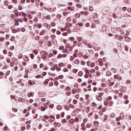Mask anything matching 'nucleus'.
I'll list each match as a JSON object with an SVG mask.
<instances>
[{"instance_id": "nucleus-1", "label": "nucleus", "mask_w": 131, "mask_h": 131, "mask_svg": "<svg viewBox=\"0 0 131 131\" xmlns=\"http://www.w3.org/2000/svg\"><path fill=\"white\" fill-rule=\"evenodd\" d=\"M114 78H115V79H117L118 81H120V80H122V77L117 74H116L114 76Z\"/></svg>"}, {"instance_id": "nucleus-2", "label": "nucleus", "mask_w": 131, "mask_h": 131, "mask_svg": "<svg viewBox=\"0 0 131 131\" xmlns=\"http://www.w3.org/2000/svg\"><path fill=\"white\" fill-rule=\"evenodd\" d=\"M43 105L44 106L41 105L40 107L41 111L42 112L46 111L48 109V105H46V103H44Z\"/></svg>"}, {"instance_id": "nucleus-3", "label": "nucleus", "mask_w": 131, "mask_h": 131, "mask_svg": "<svg viewBox=\"0 0 131 131\" xmlns=\"http://www.w3.org/2000/svg\"><path fill=\"white\" fill-rule=\"evenodd\" d=\"M40 54L42 56H45V57H46V56H48V53H47V52L45 51L44 50L41 51L40 52Z\"/></svg>"}, {"instance_id": "nucleus-4", "label": "nucleus", "mask_w": 131, "mask_h": 131, "mask_svg": "<svg viewBox=\"0 0 131 131\" xmlns=\"http://www.w3.org/2000/svg\"><path fill=\"white\" fill-rule=\"evenodd\" d=\"M78 90L76 89H73L72 90V93L73 95H75L77 93H78V91H77Z\"/></svg>"}, {"instance_id": "nucleus-5", "label": "nucleus", "mask_w": 131, "mask_h": 131, "mask_svg": "<svg viewBox=\"0 0 131 131\" xmlns=\"http://www.w3.org/2000/svg\"><path fill=\"white\" fill-rule=\"evenodd\" d=\"M108 84L110 86H112L114 85V82H112L110 79L108 80Z\"/></svg>"}, {"instance_id": "nucleus-6", "label": "nucleus", "mask_w": 131, "mask_h": 131, "mask_svg": "<svg viewBox=\"0 0 131 131\" xmlns=\"http://www.w3.org/2000/svg\"><path fill=\"white\" fill-rule=\"evenodd\" d=\"M59 67H65L66 66V64L62 63V62H59L58 63Z\"/></svg>"}, {"instance_id": "nucleus-7", "label": "nucleus", "mask_w": 131, "mask_h": 131, "mask_svg": "<svg viewBox=\"0 0 131 131\" xmlns=\"http://www.w3.org/2000/svg\"><path fill=\"white\" fill-rule=\"evenodd\" d=\"M49 118H51V119H53V120L49 119V121H50V122H51V121H54L55 120V119H56L55 118V116H54V115H50V116L49 117Z\"/></svg>"}, {"instance_id": "nucleus-8", "label": "nucleus", "mask_w": 131, "mask_h": 131, "mask_svg": "<svg viewBox=\"0 0 131 131\" xmlns=\"http://www.w3.org/2000/svg\"><path fill=\"white\" fill-rule=\"evenodd\" d=\"M24 60L26 62H28V61H29V57H28L27 55H24Z\"/></svg>"}, {"instance_id": "nucleus-9", "label": "nucleus", "mask_w": 131, "mask_h": 131, "mask_svg": "<svg viewBox=\"0 0 131 131\" xmlns=\"http://www.w3.org/2000/svg\"><path fill=\"white\" fill-rule=\"evenodd\" d=\"M74 64H76V65H78L79 63H80V61H79V59H76L74 61Z\"/></svg>"}, {"instance_id": "nucleus-10", "label": "nucleus", "mask_w": 131, "mask_h": 131, "mask_svg": "<svg viewBox=\"0 0 131 131\" xmlns=\"http://www.w3.org/2000/svg\"><path fill=\"white\" fill-rule=\"evenodd\" d=\"M105 75L106 76H111V75H112V73H111L110 71H108L107 72H106Z\"/></svg>"}, {"instance_id": "nucleus-11", "label": "nucleus", "mask_w": 131, "mask_h": 131, "mask_svg": "<svg viewBox=\"0 0 131 131\" xmlns=\"http://www.w3.org/2000/svg\"><path fill=\"white\" fill-rule=\"evenodd\" d=\"M119 117L120 118V119L123 120V118H124V114H123V113H121L120 115H119Z\"/></svg>"}, {"instance_id": "nucleus-12", "label": "nucleus", "mask_w": 131, "mask_h": 131, "mask_svg": "<svg viewBox=\"0 0 131 131\" xmlns=\"http://www.w3.org/2000/svg\"><path fill=\"white\" fill-rule=\"evenodd\" d=\"M83 70H84V71H85V74H90V71H89V70H88V68H83Z\"/></svg>"}, {"instance_id": "nucleus-13", "label": "nucleus", "mask_w": 131, "mask_h": 131, "mask_svg": "<svg viewBox=\"0 0 131 131\" xmlns=\"http://www.w3.org/2000/svg\"><path fill=\"white\" fill-rule=\"evenodd\" d=\"M27 96L29 98H30V97H33V96H34V93H28Z\"/></svg>"}, {"instance_id": "nucleus-14", "label": "nucleus", "mask_w": 131, "mask_h": 131, "mask_svg": "<svg viewBox=\"0 0 131 131\" xmlns=\"http://www.w3.org/2000/svg\"><path fill=\"white\" fill-rule=\"evenodd\" d=\"M82 75H83V72L82 71H80L78 73V76L81 77Z\"/></svg>"}, {"instance_id": "nucleus-15", "label": "nucleus", "mask_w": 131, "mask_h": 131, "mask_svg": "<svg viewBox=\"0 0 131 131\" xmlns=\"http://www.w3.org/2000/svg\"><path fill=\"white\" fill-rule=\"evenodd\" d=\"M54 67H55L57 71H61V68L58 67L57 64H55L54 66Z\"/></svg>"}, {"instance_id": "nucleus-16", "label": "nucleus", "mask_w": 131, "mask_h": 131, "mask_svg": "<svg viewBox=\"0 0 131 131\" xmlns=\"http://www.w3.org/2000/svg\"><path fill=\"white\" fill-rule=\"evenodd\" d=\"M96 100H97L98 101H102V97H101V96H99V95H97Z\"/></svg>"}, {"instance_id": "nucleus-17", "label": "nucleus", "mask_w": 131, "mask_h": 131, "mask_svg": "<svg viewBox=\"0 0 131 131\" xmlns=\"http://www.w3.org/2000/svg\"><path fill=\"white\" fill-rule=\"evenodd\" d=\"M49 81H50L49 79H47L45 80V81L43 82V84L46 85V84H48L49 83Z\"/></svg>"}, {"instance_id": "nucleus-18", "label": "nucleus", "mask_w": 131, "mask_h": 131, "mask_svg": "<svg viewBox=\"0 0 131 131\" xmlns=\"http://www.w3.org/2000/svg\"><path fill=\"white\" fill-rule=\"evenodd\" d=\"M113 104H114V102H113V101H110L108 102V105L110 107H112V106H113Z\"/></svg>"}, {"instance_id": "nucleus-19", "label": "nucleus", "mask_w": 131, "mask_h": 131, "mask_svg": "<svg viewBox=\"0 0 131 131\" xmlns=\"http://www.w3.org/2000/svg\"><path fill=\"white\" fill-rule=\"evenodd\" d=\"M86 128H91V127H92V124H90V123H87L86 124Z\"/></svg>"}, {"instance_id": "nucleus-20", "label": "nucleus", "mask_w": 131, "mask_h": 131, "mask_svg": "<svg viewBox=\"0 0 131 131\" xmlns=\"http://www.w3.org/2000/svg\"><path fill=\"white\" fill-rule=\"evenodd\" d=\"M76 7H77V8H78L79 9H81V8H82V5L79 4H77L76 5Z\"/></svg>"}, {"instance_id": "nucleus-21", "label": "nucleus", "mask_w": 131, "mask_h": 131, "mask_svg": "<svg viewBox=\"0 0 131 131\" xmlns=\"http://www.w3.org/2000/svg\"><path fill=\"white\" fill-rule=\"evenodd\" d=\"M18 58V59H22L23 58V54L22 53H19Z\"/></svg>"}, {"instance_id": "nucleus-22", "label": "nucleus", "mask_w": 131, "mask_h": 131, "mask_svg": "<svg viewBox=\"0 0 131 131\" xmlns=\"http://www.w3.org/2000/svg\"><path fill=\"white\" fill-rule=\"evenodd\" d=\"M46 33V31L45 30H42L40 32V35H45V34Z\"/></svg>"}, {"instance_id": "nucleus-23", "label": "nucleus", "mask_w": 131, "mask_h": 131, "mask_svg": "<svg viewBox=\"0 0 131 131\" xmlns=\"http://www.w3.org/2000/svg\"><path fill=\"white\" fill-rule=\"evenodd\" d=\"M43 118H44V119H45L46 120H48V119H49L50 117H49L48 115H45L43 116Z\"/></svg>"}, {"instance_id": "nucleus-24", "label": "nucleus", "mask_w": 131, "mask_h": 131, "mask_svg": "<svg viewBox=\"0 0 131 131\" xmlns=\"http://www.w3.org/2000/svg\"><path fill=\"white\" fill-rule=\"evenodd\" d=\"M43 67H45V64H43V63H41L39 64V68H40L41 69L43 68Z\"/></svg>"}, {"instance_id": "nucleus-25", "label": "nucleus", "mask_w": 131, "mask_h": 131, "mask_svg": "<svg viewBox=\"0 0 131 131\" xmlns=\"http://www.w3.org/2000/svg\"><path fill=\"white\" fill-rule=\"evenodd\" d=\"M68 10H70V11H74V8L70 6L68 7Z\"/></svg>"}, {"instance_id": "nucleus-26", "label": "nucleus", "mask_w": 131, "mask_h": 131, "mask_svg": "<svg viewBox=\"0 0 131 131\" xmlns=\"http://www.w3.org/2000/svg\"><path fill=\"white\" fill-rule=\"evenodd\" d=\"M89 120V119H88V118H84L83 119V122L82 123L85 124V123H86V122Z\"/></svg>"}, {"instance_id": "nucleus-27", "label": "nucleus", "mask_w": 131, "mask_h": 131, "mask_svg": "<svg viewBox=\"0 0 131 131\" xmlns=\"http://www.w3.org/2000/svg\"><path fill=\"white\" fill-rule=\"evenodd\" d=\"M66 25H68L67 27H71V26H72V24L70 23H66Z\"/></svg>"}, {"instance_id": "nucleus-28", "label": "nucleus", "mask_w": 131, "mask_h": 131, "mask_svg": "<svg viewBox=\"0 0 131 131\" xmlns=\"http://www.w3.org/2000/svg\"><path fill=\"white\" fill-rule=\"evenodd\" d=\"M62 106H61V105H57V110H62Z\"/></svg>"}, {"instance_id": "nucleus-29", "label": "nucleus", "mask_w": 131, "mask_h": 131, "mask_svg": "<svg viewBox=\"0 0 131 131\" xmlns=\"http://www.w3.org/2000/svg\"><path fill=\"white\" fill-rule=\"evenodd\" d=\"M37 28H38L39 29H40V28L42 27V25L41 24H39L37 25Z\"/></svg>"}, {"instance_id": "nucleus-30", "label": "nucleus", "mask_w": 131, "mask_h": 131, "mask_svg": "<svg viewBox=\"0 0 131 131\" xmlns=\"http://www.w3.org/2000/svg\"><path fill=\"white\" fill-rule=\"evenodd\" d=\"M66 91H71V87L69 86H67L66 88Z\"/></svg>"}, {"instance_id": "nucleus-31", "label": "nucleus", "mask_w": 131, "mask_h": 131, "mask_svg": "<svg viewBox=\"0 0 131 131\" xmlns=\"http://www.w3.org/2000/svg\"><path fill=\"white\" fill-rule=\"evenodd\" d=\"M80 64L82 66H84V65H85V62L83 60H82V61H80Z\"/></svg>"}, {"instance_id": "nucleus-32", "label": "nucleus", "mask_w": 131, "mask_h": 131, "mask_svg": "<svg viewBox=\"0 0 131 131\" xmlns=\"http://www.w3.org/2000/svg\"><path fill=\"white\" fill-rule=\"evenodd\" d=\"M36 111H37V109H34L32 111V114H35L36 113Z\"/></svg>"}, {"instance_id": "nucleus-33", "label": "nucleus", "mask_w": 131, "mask_h": 131, "mask_svg": "<svg viewBox=\"0 0 131 131\" xmlns=\"http://www.w3.org/2000/svg\"><path fill=\"white\" fill-rule=\"evenodd\" d=\"M82 56H83V54H82V53H79L78 54V57H79V58H81L82 57Z\"/></svg>"}, {"instance_id": "nucleus-34", "label": "nucleus", "mask_w": 131, "mask_h": 131, "mask_svg": "<svg viewBox=\"0 0 131 131\" xmlns=\"http://www.w3.org/2000/svg\"><path fill=\"white\" fill-rule=\"evenodd\" d=\"M15 39H16V37H15V36H12L11 38H10V40L11 41H15Z\"/></svg>"}, {"instance_id": "nucleus-35", "label": "nucleus", "mask_w": 131, "mask_h": 131, "mask_svg": "<svg viewBox=\"0 0 131 131\" xmlns=\"http://www.w3.org/2000/svg\"><path fill=\"white\" fill-rule=\"evenodd\" d=\"M4 6H6V7H7V6H9V2L5 1L4 2Z\"/></svg>"}, {"instance_id": "nucleus-36", "label": "nucleus", "mask_w": 131, "mask_h": 131, "mask_svg": "<svg viewBox=\"0 0 131 131\" xmlns=\"http://www.w3.org/2000/svg\"><path fill=\"white\" fill-rule=\"evenodd\" d=\"M112 100V97L111 96H108L107 98H106V100L107 101H111Z\"/></svg>"}, {"instance_id": "nucleus-37", "label": "nucleus", "mask_w": 131, "mask_h": 131, "mask_svg": "<svg viewBox=\"0 0 131 131\" xmlns=\"http://www.w3.org/2000/svg\"><path fill=\"white\" fill-rule=\"evenodd\" d=\"M77 71H78V69H74L73 70V73H77Z\"/></svg>"}, {"instance_id": "nucleus-38", "label": "nucleus", "mask_w": 131, "mask_h": 131, "mask_svg": "<svg viewBox=\"0 0 131 131\" xmlns=\"http://www.w3.org/2000/svg\"><path fill=\"white\" fill-rule=\"evenodd\" d=\"M33 68H34V69H37V64H33Z\"/></svg>"}, {"instance_id": "nucleus-39", "label": "nucleus", "mask_w": 131, "mask_h": 131, "mask_svg": "<svg viewBox=\"0 0 131 131\" xmlns=\"http://www.w3.org/2000/svg\"><path fill=\"white\" fill-rule=\"evenodd\" d=\"M33 52L35 55H37L38 54V51H37L36 50H33Z\"/></svg>"}, {"instance_id": "nucleus-40", "label": "nucleus", "mask_w": 131, "mask_h": 131, "mask_svg": "<svg viewBox=\"0 0 131 131\" xmlns=\"http://www.w3.org/2000/svg\"><path fill=\"white\" fill-rule=\"evenodd\" d=\"M66 94L67 96H71V92H67Z\"/></svg>"}, {"instance_id": "nucleus-41", "label": "nucleus", "mask_w": 131, "mask_h": 131, "mask_svg": "<svg viewBox=\"0 0 131 131\" xmlns=\"http://www.w3.org/2000/svg\"><path fill=\"white\" fill-rule=\"evenodd\" d=\"M81 130H83V131H85L86 130V126H84V127H82V128H81Z\"/></svg>"}, {"instance_id": "nucleus-42", "label": "nucleus", "mask_w": 131, "mask_h": 131, "mask_svg": "<svg viewBox=\"0 0 131 131\" xmlns=\"http://www.w3.org/2000/svg\"><path fill=\"white\" fill-rule=\"evenodd\" d=\"M98 96L102 98V97H103V96H104V93L101 92L100 93H99Z\"/></svg>"}, {"instance_id": "nucleus-43", "label": "nucleus", "mask_w": 131, "mask_h": 131, "mask_svg": "<svg viewBox=\"0 0 131 131\" xmlns=\"http://www.w3.org/2000/svg\"><path fill=\"white\" fill-rule=\"evenodd\" d=\"M10 73H11V71H7L6 72V75L7 76H8V75H9Z\"/></svg>"}, {"instance_id": "nucleus-44", "label": "nucleus", "mask_w": 131, "mask_h": 131, "mask_svg": "<svg viewBox=\"0 0 131 131\" xmlns=\"http://www.w3.org/2000/svg\"><path fill=\"white\" fill-rule=\"evenodd\" d=\"M93 10H94V8H93V6H90L89 7V11L90 12H93Z\"/></svg>"}, {"instance_id": "nucleus-45", "label": "nucleus", "mask_w": 131, "mask_h": 131, "mask_svg": "<svg viewBox=\"0 0 131 131\" xmlns=\"http://www.w3.org/2000/svg\"><path fill=\"white\" fill-rule=\"evenodd\" d=\"M12 111H13V112H18V109L13 107L12 108Z\"/></svg>"}, {"instance_id": "nucleus-46", "label": "nucleus", "mask_w": 131, "mask_h": 131, "mask_svg": "<svg viewBox=\"0 0 131 131\" xmlns=\"http://www.w3.org/2000/svg\"><path fill=\"white\" fill-rule=\"evenodd\" d=\"M69 122H70V123H74V119H71L69 120Z\"/></svg>"}, {"instance_id": "nucleus-47", "label": "nucleus", "mask_w": 131, "mask_h": 131, "mask_svg": "<svg viewBox=\"0 0 131 131\" xmlns=\"http://www.w3.org/2000/svg\"><path fill=\"white\" fill-rule=\"evenodd\" d=\"M0 75H1L0 78H3L4 77V73L3 72H0Z\"/></svg>"}, {"instance_id": "nucleus-48", "label": "nucleus", "mask_w": 131, "mask_h": 131, "mask_svg": "<svg viewBox=\"0 0 131 131\" xmlns=\"http://www.w3.org/2000/svg\"><path fill=\"white\" fill-rule=\"evenodd\" d=\"M107 117H108V116L107 115H105L104 118L103 119V121H106L107 120Z\"/></svg>"}, {"instance_id": "nucleus-49", "label": "nucleus", "mask_w": 131, "mask_h": 131, "mask_svg": "<svg viewBox=\"0 0 131 131\" xmlns=\"http://www.w3.org/2000/svg\"><path fill=\"white\" fill-rule=\"evenodd\" d=\"M75 98L77 99V100H78V99L79 98V94H77L75 95Z\"/></svg>"}, {"instance_id": "nucleus-50", "label": "nucleus", "mask_w": 131, "mask_h": 131, "mask_svg": "<svg viewBox=\"0 0 131 131\" xmlns=\"http://www.w3.org/2000/svg\"><path fill=\"white\" fill-rule=\"evenodd\" d=\"M78 121H79V120L78 119V118H75L74 119V122H78Z\"/></svg>"}, {"instance_id": "nucleus-51", "label": "nucleus", "mask_w": 131, "mask_h": 131, "mask_svg": "<svg viewBox=\"0 0 131 131\" xmlns=\"http://www.w3.org/2000/svg\"><path fill=\"white\" fill-rule=\"evenodd\" d=\"M61 122H62L63 123H66V122H67V120H66V119H63L61 120Z\"/></svg>"}, {"instance_id": "nucleus-52", "label": "nucleus", "mask_w": 131, "mask_h": 131, "mask_svg": "<svg viewBox=\"0 0 131 131\" xmlns=\"http://www.w3.org/2000/svg\"><path fill=\"white\" fill-rule=\"evenodd\" d=\"M120 120H122L119 117L116 118V121H120Z\"/></svg>"}, {"instance_id": "nucleus-53", "label": "nucleus", "mask_w": 131, "mask_h": 131, "mask_svg": "<svg viewBox=\"0 0 131 131\" xmlns=\"http://www.w3.org/2000/svg\"><path fill=\"white\" fill-rule=\"evenodd\" d=\"M93 114H94V113H93V112L90 113L88 114V117H90L91 116H93Z\"/></svg>"}, {"instance_id": "nucleus-54", "label": "nucleus", "mask_w": 131, "mask_h": 131, "mask_svg": "<svg viewBox=\"0 0 131 131\" xmlns=\"http://www.w3.org/2000/svg\"><path fill=\"white\" fill-rule=\"evenodd\" d=\"M123 99H124V100H127V99H128V96H127V95H124V96H123Z\"/></svg>"}, {"instance_id": "nucleus-55", "label": "nucleus", "mask_w": 131, "mask_h": 131, "mask_svg": "<svg viewBox=\"0 0 131 131\" xmlns=\"http://www.w3.org/2000/svg\"><path fill=\"white\" fill-rule=\"evenodd\" d=\"M102 29L103 31H106V26H102Z\"/></svg>"}, {"instance_id": "nucleus-56", "label": "nucleus", "mask_w": 131, "mask_h": 131, "mask_svg": "<svg viewBox=\"0 0 131 131\" xmlns=\"http://www.w3.org/2000/svg\"><path fill=\"white\" fill-rule=\"evenodd\" d=\"M67 21H68V22H71V17H69L67 18Z\"/></svg>"}, {"instance_id": "nucleus-57", "label": "nucleus", "mask_w": 131, "mask_h": 131, "mask_svg": "<svg viewBox=\"0 0 131 131\" xmlns=\"http://www.w3.org/2000/svg\"><path fill=\"white\" fill-rule=\"evenodd\" d=\"M20 129H21V130H22V131H24V130H25V129H26V128H25V126H21V127H20Z\"/></svg>"}, {"instance_id": "nucleus-58", "label": "nucleus", "mask_w": 131, "mask_h": 131, "mask_svg": "<svg viewBox=\"0 0 131 131\" xmlns=\"http://www.w3.org/2000/svg\"><path fill=\"white\" fill-rule=\"evenodd\" d=\"M30 57H31V58L33 60V59H34V55L33 54H30Z\"/></svg>"}, {"instance_id": "nucleus-59", "label": "nucleus", "mask_w": 131, "mask_h": 131, "mask_svg": "<svg viewBox=\"0 0 131 131\" xmlns=\"http://www.w3.org/2000/svg\"><path fill=\"white\" fill-rule=\"evenodd\" d=\"M73 103L76 105V104H77V100H76V99H74L73 101Z\"/></svg>"}, {"instance_id": "nucleus-60", "label": "nucleus", "mask_w": 131, "mask_h": 131, "mask_svg": "<svg viewBox=\"0 0 131 131\" xmlns=\"http://www.w3.org/2000/svg\"><path fill=\"white\" fill-rule=\"evenodd\" d=\"M63 72H68V69L67 68H65L63 69Z\"/></svg>"}, {"instance_id": "nucleus-61", "label": "nucleus", "mask_w": 131, "mask_h": 131, "mask_svg": "<svg viewBox=\"0 0 131 131\" xmlns=\"http://www.w3.org/2000/svg\"><path fill=\"white\" fill-rule=\"evenodd\" d=\"M70 47V43H67L66 45V49H69Z\"/></svg>"}, {"instance_id": "nucleus-62", "label": "nucleus", "mask_w": 131, "mask_h": 131, "mask_svg": "<svg viewBox=\"0 0 131 131\" xmlns=\"http://www.w3.org/2000/svg\"><path fill=\"white\" fill-rule=\"evenodd\" d=\"M57 58L58 59H61V58H62V54H58L57 56Z\"/></svg>"}, {"instance_id": "nucleus-63", "label": "nucleus", "mask_w": 131, "mask_h": 131, "mask_svg": "<svg viewBox=\"0 0 131 131\" xmlns=\"http://www.w3.org/2000/svg\"><path fill=\"white\" fill-rule=\"evenodd\" d=\"M76 17L77 18H80V14H79V13H77V14H76Z\"/></svg>"}, {"instance_id": "nucleus-64", "label": "nucleus", "mask_w": 131, "mask_h": 131, "mask_svg": "<svg viewBox=\"0 0 131 131\" xmlns=\"http://www.w3.org/2000/svg\"><path fill=\"white\" fill-rule=\"evenodd\" d=\"M48 131H55V128L52 127Z\"/></svg>"}]
</instances>
